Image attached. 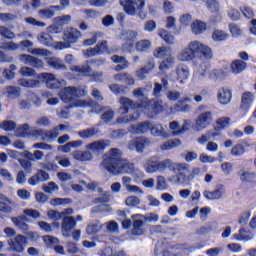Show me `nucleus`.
<instances>
[{
  "label": "nucleus",
  "mask_w": 256,
  "mask_h": 256,
  "mask_svg": "<svg viewBox=\"0 0 256 256\" xmlns=\"http://www.w3.org/2000/svg\"><path fill=\"white\" fill-rule=\"evenodd\" d=\"M202 55L205 59H211L213 57V51L209 46L195 40L190 42L184 47L177 55L178 61L189 62L193 61L197 55Z\"/></svg>",
  "instance_id": "obj_1"
},
{
  "label": "nucleus",
  "mask_w": 256,
  "mask_h": 256,
  "mask_svg": "<svg viewBox=\"0 0 256 256\" xmlns=\"http://www.w3.org/2000/svg\"><path fill=\"white\" fill-rule=\"evenodd\" d=\"M85 95H87V90L68 86L60 92V99L64 103H70L71 107H89V102L77 99V97H85Z\"/></svg>",
  "instance_id": "obj_2"
},
{
  "label": "nucleus",
  "mask_w": 256,
  "mask_h": 256,
  "mask_svg": "<svg viewBox=\"0 0 256 256\" xmlns=\"http://www.w3.org/2000/svg\"><path fill=\"white\" fill-rule=\"evenodd\" d=\"M122 160L123 152L121 149L112 148L104 154L103 160L100 163V169L101 171H107L111 175L121 165Z\"/></svg>",
  "instance_id": "obj_3"
},
{
  "label": "nucleus",
  "mask_w": 256,
  "mask_h": 256,
  "mask_svg": "<svg viewBox=\"0 0 256 256\" xmlns=\"http://www.w3.org/2000/svg\"><path fill=\"white\" fill-rule=\"evenodd\" d=\"M120 4L124 7L125 13L135 17L137 15L140 19H147V10L145 9L144 0H120Z\"/></svg>",
  "instance_id": "obj_4"
},
{
  "label": "nucleus",
  "mask_w": 256,
  "mask_h": 256,
  "mask_svg": "<svg viewBox=\"0 0 256 256\" xmlns=\"http://www.w3.org/2000/svg\"><path fill=\"white\" fill-rule=\"evenodd\" d=\"M81 37V31L77 28L68 27L63 33V42H54V48L58 51L70 49L71 45L77 43Z\"/></svg>",
  "instance_id": "obj_5"
},
{
  "label": "nucleus",
  "mask_w": 256,
  "mask_h": 256,
  "mask_svg": "<svg viewBox=\"0 0 256 256\" xmlns=\"http://www.w3.org/2000/svg\"><path fill=\"white\" fill-rule=\"evenodd\" d=\"M132 219V235H143L146 231L145 229V219L144 215L134 214L131 216Z\"/></svg>",
  "instance_id": "obj_6"
},
{
  "label": "nucleus",
  "mask_w": 256,
  "mask_h": 256,
  "mask_svg": "<svg viewBox=\"0 0 256 256\" xmlns=\"http://www.w3.org/2000/svg\"><path fill=\"white\" fill-rule=\"evenodd\" d=\"M151 145V140L143 137H138L131 140L128 143V149L130 151H137V153H143L144 149H147Z\"/></svg>",
  "instance_id": "obj_7"
},
{
  "label": "nucleus",
  "mask_w": 256,
  "mask_h": 256,
  "mask_svg": "<svg viewBox=\"0 0 256 256\" xmlns=\"http://www.w3.org/2000/svg\"><path fill=\"white\" fill-rule=\"evenodd\" d=\"M38 79L43 81L48 89H59V87H61V81H59L52 73H41L38 75Z\"/></svg>",
  "instance_id": "obj_8"
},
{
  "label": "nucleus",
  "mask_w": 256,
  "mask_h": 256,
  "mask_svg": "<svg viewBox=\"0 0 256 256\" xmlns=\"http://www.w3.org/2000/svg\"><path fill=\"white\" fill-rule=\"evenodd\" d=\"M77 225V220L73 216H66L62 219L61 231L63 237H71L73 227Z\"/></svg>",
  "instance_id": "obj_9"
},
{
  "label": "nucleus",
  "mask_w": 256,
  "mask_h": 256,
  "mask_svg": "<svg viewBox=\"0 0 256 256\" xmlns=\"http://www.w3.org/2000/svg\"><path fill=\"white\" fill-rule=\"evenodd\" d=\"M211 121H213V113L211 111L201 113L196 119L197 130L207 129L211 125Z\"/></svg>",
  "instance_id": "obj_10"
},
{
  "label": "nucleus",
  "mask_w": 256,
  "mask_h": 256,
  "mask_svg": "<svg viewBox=\"0 0 256 256\" xmlns=\"http://www.w3.org/2000/svg\"><path fill=\"white\" fill-rule=\"evenodd\" d=\"M119 103L121 105V107L119 108V113L121 115H127V113H129V111H131V109H132L133 113H135V111H139L137 109V104L125 96H123L119 99Z\"/></svg>",
  "instance_id": "obj_11"
},
{
  "label": "nucleus",
  "mask_w": 256,
  "mask_h": 256,
  "mask_svg": "<svg viewBox=\"0 0 256 256\" xmlns=\"http://www.w3.org/2000/svg\"><path fill=\"white\" fill-rule=\"evenodd\" d=\"M10 248L16 253H23L25 245H27V238L23 235H18L9 241Z\"/></svg>",
  "instance_id": "obj_12"
},
{
  "label": "nucleus",
  "mask_w": 256,
  "mask_h": 256,
  "mask_svg": "<svg viewBox=\"0 0 256 256\" xmlns=\"http://www.w3.org/2000/svg\"><path fill=\"white\" fill-rule=\"evenodd\" d=\"M131 173H135V164L123 159L120 165L113 171L111 175H131Z\"/></svg>",
  "instance_id": "obj_13"
},
{
  "label": "nucleus",
  "mask_w": 256,
  "mask_h": 256,
  "mask_svg": "<svg viewBox=\"0 0 256 256\" xmlns=\"http://www.w3.org/2000/svg\"><path fill=\"white\" fill-rule=\"evenodd\" d=\"M150 129H151V122L144 121L136 125H131L128 128V131L130 133H133L134 135H145V133H149Z\"/></svg>",
  "instance_id": "obj_14"
},
{
  "label": "nucleus",
  "mask_w": 256,
  "mask_h": 256,
  "mask_svg": "<svg viewBox=\"0 0 256 256\" xmlns=\"http://www.w3.org/2000/svg\"><path fill=\"white\" fill-rule=\"evenodd\" d=\"M109 147V140H98L86 145V150L91 153H103Z\"/></svg>",
  "instance_id": "obj_15"
},
{
  "label": "nucleus",
  "mask_w": 256,
  "mask_h": 256,
  "mask_svg": "<svg viewBox=\"0 0 256 256\" xmlns=\"http://www.w3.org/2000/svg\"><path fill=\"white\" fill-rule=\"evenodd\" d=\"M189 249L187 244H176L171 246L168 250L162 252V256H183V253Z\"/></svg>",
  "instance_id": "obj_16"
},
{
  "label": "nucleus",
  "mask_w": 256,
  "mask_h": 256,
  "mask_svg": "<svg viewBox=\"0 0 256 256\" xmlns=\"http://www.w3.org/2000/svg\"><path fill=\"white\" fill-rule=\"evenodd\" d=\"M253 101H255V96L251 92H244L241 98V106L240 109L243 113H247L253 105Z\"/></svg>",
  "instance_id": "obj_17"
},
{
  "label": "nucleus",
  "mask_w": 256,
  "mask_h": 256,
  "mask_svg": "<svg viewBox=\"0 0 256 256\" xmlns=\"http://www.w3.org/2000/svg\"><path fill=\"white\" fill-rule=\"evenodd\" d=\"M203 195L205 199L208 201H215L221 199L223 195H225V188L223 186H218L215 190L213 191H207L205 190L203 192Z\"/></svg>",
  "instance_id": "obj_18"
},
{
  "label": "nucleus",
  "mask_w": 256,
  "mask_h": 256,
  "mask_svg": "<svg viewBox=\"0 0 256 256\" xmlns=\"http://www.w3.org/2000/svg\"><path fill=\"white\" fill-rule=\"evenodd\" d=\"M233 95L231 94V90L227 88H220L217 93V100L220 105H229L231 103Z\"/></svg>",
  "instance_id": "obj_19"
},
{
  "label": "nucleus",
  "mask_w": 256,
  "mask_h": 256,
  "mask_svg": "<svg viewBox=\"0 0 256 256\" xmlns=\"http://www.w3.org/2000/svg\"><path fill=\"white\" fill-rule=\"evenodd\" d=\"M146 111L150 113H163V101L150 100L144 103Z\"/></svg>",
  "instance_id": "obj_20"
},
{
  "label": "nucleus",
  "mask_w": 256,
  "mask_h": 256,
  "mask_svg": "<svg viewBox=\"0 0 256 256\" xmlns=\"http://www.w3.org/2000/svg\"><path fill=\"white\" fill-rule=\"evenodd\" d=\"M150 133L153 137H162V139H169V133L165 131L161 124H150Z\"/></svg>",
  "instance_id": "obj_21"
},
{
  "label": "nucleus",
  "mask_w": 256,
  "mask_h": 256,
  "mask_svg": "<svg viewBox=\"0 0 256 256\" xmlns=\"http://www.w3.org/2000/svg\"><path fill=\"white\" fill-rule=\"evenodd\" d=\"M144 169L146 173H157L159 172V161L157 160V157L152 156L146 160V163L144 164Z\"/></svg>",
  "instance_id": "obj_22"
},
{
  "label": "nucleus",
  "mask_w": 256,
  "mask_h": 256,
  "mask_svg": "<svg viewBox=\"0 0 256 256\" xmlns=\"http://www.w3.org/2000/svg\"><path fill=\"white\" fill-rule=\"evenodd\" d=\"M140 115L141 114L139 113V110H134V112L129 115L118 117L116 122L119 123V125H127L128 123H133L137 121Z\"/></svg>",
  "instance_id": "obj_23"
},
{
  "label": "nucleus",
  "mask_w": 256,
  "mask_h": 256,
  "mask_svg": "<svg viewBox=\"0 0 256 256\" xmlns=\"http://www.w3.org/2000/svg\"><path fill=\"white\" fill-rule=\"evenodd\" d=\"M72 156L76 161H80L81 163H85L87 161H93V153H91L89 150L81 151L77 150L72 153Z\"/></svg>",
  "instance_id": "obj_24"
},
{
  "label": "nucleus",
  "mask_w": 256,
  "mask_h": 256,
  "mask_svg": "<svg viewBox=\"0 0 256 256\" xmlns=\"http://www.w3.org/2000/svg\"><path fill=\"white\" fill-rule=\"evenodd\" d=\"M114 80L119 83H125V85H135V79H133V76L127 72L114 75Z\"/></svg>",
  "instance_id": "obj_25"
},
{
  "label": "nucleus",
  "mask_w": 256,
  "mask_h": 256,
  "mask_svg": "<svg viewBox=\"0 0 256 256\" xmlns=\"http://www.w3.org/2000/svg\"><path fill=\"white\" fill-rule=\"evenodd\" d=\"M18 85L20 87H25L26 89H38V87H41V82L39 80L35 79H19Z\"/></svg>",
  "instance_id": "obj_26"
},
{
  "label": "nucleus",
  "mask_w": 256,
  "mask_h": 256,
  "mask_svg": "<svg viewBox=\"0 0 256 256\" xmlns=\"http://www.w3.org/2000/svg\"><path fill=\"white\" fill-rule=\"evenodd\" d=\"M61 7L59 6H50L45 9H41L38 11V14L42 19H51V17H55V11H60Z\"/></svg>",
  "instance_id": "obj_27"
},
{
  "label": "nucleus",
  "mask_w": 256,
  "mask_h": 256,
  "mask_svg": "<svg viewBox=\"0 0 256 256\" xmlns=\"http://www.w3.org/2000/svg\"><path fill=\"white\" fill-rule=\"evenodd\" d=\"M79 137L81 139H91L92 137H95V135H99V128L93 126L81 131H78Z\"/></svg>",
  "instance_id": "obj_28"
},
{
  "label": "nucleus",
  "mask_w": 256,
  "mask_h": 256,
  "mask_svg": "<svg viewBox=\"0 0 256 256\" xmlns=\"http://www.w3.org/2000/svg\"><path fill=\"white\" fill-rule=\"evenodd\" d=\"M31 126L29 124H22L16 129L17 137L31 138L32 137Z\"/></svg>",
  "instance_id": "obj_29"
},
{
  "label": "nucleus",
  "mask_w": 256,
  "mask_h": 256,
  "mask_svg": "<svg viewBox=\"0 0 256 256\" xmlns=\"http://www.w3.org/2000/svg\"><path fill=\"white\" fill-rule=\"evenodd\" d=\"M176 75L181 81L189 79V67L185 64H179L176 68Z\"/></svg>",
  "instance_id": "obj_30"
},
{
  "label": "nucleus",
  "mask_w": 256,
  "mask_h": 256,
  "mask_svg": "<svg viewBox=\"0 0 256 256\" xmlns=\"http://www.w3.org/2000/svg\"><path fill=\"white\" fill-rule=\"evenodd\" d=\"M253 238V233L248 232L245 228H241L238 234L234 235V239H236V241H253Z\"/></svg>",
  "instance_id": "obj_31"
},
{
  "label": "nucleus",
  "mask_w": 256,
  "mask_h": 256,
  "mask_svg": "<svg viewBox=\"0 0 256 256\" xmlns=\"http://www.w3.org/2000/svg\"><path fill=\"white\" fill-rule=\"evenodd\" d=\"M181 146V140L179 139H172L167 140L160 145L161 151H171V149H175V147Z\"/></svg>",
  "instance_id": "obj_32"
},
{
  "label": "nucleus",
  "mask_w": 256,
  "mask_h": 256,
  "mask_svg": "<svg viewBox=\"0 0 256 256\" xmlns=\"http://www.w3.org/2000/svg\"><path fill=\"white\" fill-rule=\"evenodd\" d=\"M247 69V63L242 60H235L231 64V71L234 75H239V73H243V70Z\"/></svg>",
  "instance_id": "obj_33"
},
{
  "label": "nucleus",
  "mask_w": 256,
  "mask_h": 256,
  "mask_svg": "<svg viewBox=\"0 0 256 256\" xmlns=\"http://www.w3.org/2000/svg\"><path fill=\"white\" fill-rule=\"evenodd\" d=\"M37 39L39 43L45 45L46 47H51V45L55 47V43L53 44V37H51V34L49 33L42 32L38 34Z\"/></svg>",
  "instance_id": "obj_34"
},
{
  "label": "nucleus",
  "mask_w": 256,
  "mask_h": 256,
  "mask_svg": "<svg viewBox=\"0 0 256 256\" xmlns=\"http://www.w3.org/2000/svg\"><path fill=\"white\" fill-rule=\"evenodd\" d=\"M25 157L29 161H43L45 159V153L40 150H35L34 152L26 151Z\"/></svg>",
  "instance_id": "obj_35"
},
{
  "label": "nucleus",
  "mask_w": 256,
  "mask_h": 256,
  "mask_svg": "<svg viewBox=\"0 0 256 256\" xmlns=\"http://www.w3.org/2000/svg\"><path fill=\"white\" fill-rule=\"evenodd\" d=\"M48 65L53 67V69H58L60 71H67V66L63 63L60 58H50L48 59Z\"/></svg>",
  "instance_id": "obj_36"
},
{
  "label": "nucleus",
  "mask_w": 256,
  "mask_h": 256,
  "mask_svg": "<svg viewBox=\"0 0 256 256\" xmlns=\"http://www.w3.org/2000/svg\"><path fill=\"white\" fill-rule=\"evenodd\" d=\"M27 221V216H19L12 218V223L21 229V231H27L29 229V225L25 222Z\"/></svg>",
  "instance_id": "obj_37"
},
{
  "label": "nucleus",
  "mask_w": 256,
  "mask_h": 256,
  "mask_svg": "<svg viewBox=\"0 0 256 256\" xmlns=\"http://www.w3.org/2000/svg\"><path fill=\"white\" fill-rule=\"evenodd\" d=\"M71 71L81 73V75H91V73H93V69L89 66V62L84 63L82 66H72Z\"/></svg>",
  "instance_id": "obj_38"
},
{
  "label": "nucleus",
  "mask_w": 256,
  "mask_h": 256,
  "mask_svg": "<svg viewBox=\"0 0 256 256\" xmlns=\"http://www.w3.org/2000/svg\"><path fill=\"white\" fill-rule=\"evenodd\" d=\"M154 57L157 59H165V57L171 56V48L169 47H158L153 52Z\"/></svg>",
  "instance_id": "obj_39"
},
{
  "label": "nucleus",
  "mask_w": 256,
  "mask_h": 256,
  "mask_svg": "<svg viewBox=\"0 0 256 256\" xmlns=\"http://www.w3.org/2000/svg\"><path fill=\"white\" fill-rule=\"evenodd\" d=\"M100 111L103 112L101 115V119L104 123H111V120L115 117V112L113 109L104 107Z\"/></svg>",
  "instance_id": "obj_40"
},
{
  "label": "nucleus",
  "mask_w": 256,
  "mask_h": 256,
  "mask_svg": "<svg viewBox=\"0 0 256 256\" xmlns=\"http://www.w3.org/2000/svg\"><path fill=\"white\" fill-rule=\"evenodd\" d=\"M191 29L194 35H201V33L207 29V25L204 22L196 20L191 25Z\"/></svg>",
  "instance_id": "obj_41"
},
{
  "label": "nucleus",
  "mask_w": 256,
  "mask_h": 256,
  "mask_svg": "<svg viewBox=\"0 0 256 256\" xmlns=\"http://www.w3.org/2000/svg\"><path fill=\"white\" fill-rule=\"evenodd\" d=\"M57 137H59V128L55 126L51 130H46V138L44 139L46 143H53V141H56Z\"/></svg>",
  "instance_id": "obj_42"
},
{
  "label": "nucleus",
  "mask_w": 256,
  "mask_h": 256,
  "mask_svg": "<svg viewBox=\"0 0 256 256\" xmlns=\"http://www.w3.org/2000/svg\"><path fill=\"white\" fill-rule=\"evenodd\" d=\"M16 71H17V66L15 64H10L8 68L3 70L2 75L8 81H11L15 77Z\"/></svg>",
  "instance_id": "obj_43"
},
{
  "label": "nucleus",
  "mask_w": 256,
  "mask_h": 256,
  "mask_svg": "<svg viewBox=\"0 0 256 256\" xmlns=\"http://www.w3.org/2000/svg\"><path fill=\"white\" fill-rule=\"evenodd\" d=\"M175 65V58L171 55L167 56L165 60H163L159 65L160 71H167V69H171V66Z\"/></svg>",
  "instance_id": "obj_44"
},
{
  "label": "nucleus",
  "mask_w": 256,
  "mask_h": 256,
  "mask_svg": "<svg viewBox=\"0 0 256 256\" xmlns=\"http://www.w3.org/2000/svg\"><path fill=\"white\" fill-rule=\"evenodd\" d=\"M158 35L165 41V43H168V45H173L175 43V37L165 29H161L158 33Z\"/></svg>",
  "instance_id": "obj_45"
},
{
  "label": "nucleus",
  "mask_w": 256,
  "mask_h": 256,
  "mask_svg": "<svg viewBox=\"0 0 256 256\" xmlns=\"http://www.w3.org/2000/svg\"><path fill=\"white\" fill-rule=\"evenodd\" d=\"M165 169H171V171H173V160L164 159L158 161V172L161 173L162 171H165Z\"/></svg>",
  "instance_id": "obj_46"
},
{
  "label": "nucleus",
  "mask_w": 256,
  "mask_h": 256,
  "mask_svg": "<svg viewBox=\"0 0 256 256\" xmlns=\"http://www.w3.org/2000/svg\"><path fill=\"white\" fill-rule=\"evenodd\" d=\"M109 89L112 91V93H114V95H125V93L128 91L127 87L119 84H111Z\"/></svg>",
  "instance_id": "obj_47"
},
{
  "label": "nucleus",
  "mask_w": 256,
  "mask_h": 256,
  "mask_svg": "<svg viewBox=\"0 0 256 256\" xmlns=\"http://www.w3.org/2000/svg\"><path fill=\"white\" fill-rule=\"evenodd\" d=\"M217 135H219V133L214 132V131H209L206 134L199 137L197 139V141H198V143H200V145H205V143L207 141H211V139H215V137H217Z\"/></svg>",
  "instance_id": "obj_48"
},
{
  "label": "nucleus",
  "mask_w": 256,
  "mask_h": 256,
  "mask_svg": "<svg viewBox=\"0 0 256 256\" xmlns=\"http://www.w3.org/2000/svg\"><path fill=\"white\" fill-rule=\"evenodd\" d=\"M207 73H209V69L205 64H201L195 71V77L196 79H205L207 77Z\"/></svg>",
  "instance_id": "obj_49"
},
{
  "label": "nucleus",
  "mask_w": 256,
  "mask_h": 256,
  "mask_svg": "<svg viewBox=\"0 0 256 256\" xmlns=\"http://www.w3.org/2000/svg\"><path fill=\"white\" fill-rule=\"evenodd\" d=\"M190 166L187 163H172L173 173H183V171L189 172Z\"/></svg>",
  "instance_id": "obj_50"
},
{
  "label": "nucleus",
  "mask_w": 256,
  "mask_h": 256,
  "mask_svg": "<svg viewBox=\"0 0 256 256\" xmlns=\"http://www.w3.org/2000/svg\"><path fill=\"white\" fill-rule=\"evenodd\" d=\"M103 38V32H95L92 36V38L86 39L83 42V45L85 47H89L91 45H95V43H97L98 39Z\"/></svg>",
  "instance_id": "obj_51"
},
{
  "label": "nucleus",
  "mask_w": 256,
  "mask_h": 256,
  "mask_svg": "<svg viewBox=\"0 0 256 256\" xmlns=\"http://www.w3.org/2000/svg\"><path fill=\"white\" fill-rule=\"evenodd\" d=\"M136 49L141 53L145 51H149L151 49V41L150 40H140L136 43Z\"/></svg>",
  "instance_id": "obj_52"
},
{
  "label": "nucleus",
  "mask_w": 256,
  "mask_h": 256,
  "mask_svg": "<svg viewBox=\"0 0 256 256\" xmlns=\"http://www.w3.org/2000/svg\"><path fill=\"white\" fill-rule=\"evenodd\" d=\"M204 3L207 6V9L211 13H217L219 11V1L217 0H204Z\"/></svg>",
  "instance_id": "obj_53"
},
{
  "label": "nucleus",
  "mask_w": 256,
  "mask_h": 256,
  "mask_svg": "<svg viewBox=\"0 0 256 256\" xmlns=\"http://www.w3.org/2000/svg\"><path fill=\"white\" fill-rule=\"evenodd\" d=\"M0 36L4 37V39H15L16 37L14 32L5 26H0Z\"/></svg>",
  "instance_id": "obj_54"
},
{
  "label": "nucleus",
  "mask_w": 256,
  "mask_h": 256,
  "mask_svg": "<svg viewBox=\"0 0 256 256\" xmlns=\"http://www.w3.org/2000/svg\"><path fill=\"white\" fill-rule=\"evenodd\" d=\"M169 129L172 132V135H183V130H181V125H179V122L173 121L169 124Z\"/></svg>",
  "instance_id": "obj_55"
},
{
  "label": "nucleus",
  "mask_w": 256,
  "mask_h": 256,
  "mask_svg": "<svg viewBox=\"0 0 256 256\" xmlns=\"http://www.w3.org/2000/svg\"><path fill=\"white\" fill-rule=\"evenodd\" d=\"M34 139H38V141H45L46 138V130H43L41 128L39 129H32V136Z\"/></svg>",
  "instance_id": "obj_56"
},
{
  "label": "nucleus",
  "mask_w": 256,
  "mask_h": 256,
  "mask_svg": "<svg viewBox=\"0 0 256 256\" xmlns=\"http://www.w3.org/2000/svg\"><path fill=\"white\" fill-rule=\"evenodd\" d=\"M0 49H3L4 51H18L19 46L15 42H3L0 44Z\"/></svg>",
  "instance_id": "obj_57"
},
{
  "label": "nucleus",
  "mask_w": 256,
  "mask_h": 256,
  "mask_svg": "<svg viewBox=\"0 0 256 256\" xmlns=\"http://www.w3.org/2000/svg\"><path fill=\"white\" fill-rule=\"evenodd\" d=\"M6 93L8 97H20L21 96V88L15 86L6 87Z\"/></svg>",
  "instance_id": "obj_58"
},
{
  "label": "nucleus",
  "mask_w": 256,
  "mask_h": 256,
  "mask_svg": "<svg viewBox=\"0 0 256 256\" xmlns=\"http://www.w3.org/2000/svg\"><path fill=\"white\" fill-rule=\"evenodd\" d=\"M19 163L22 169H24V171H26L27 173H31V171H33V164L31 163V160H29L28 158L19 159Z\"/></svg>",
  "instance_id": "obj_59"
},
{
  "label": "nucleus",
  "mask_w": 256,
  "mask_h": 256,
  "mask_svg": "<svg viewBox=\"0 0 256 256\" xmlns=\"http://www.w3.org/2000/svg\"><path fill=\"white\" fill-rule=\"evenodd\" d=\"M19 73L23 77H35V75H37V72H35L33 68H29L27 66L21 67Z\"/></svg>",
  "instance_id": "obj_60"
},
{
  "label": "nucleus",
  "mask_w": 256,
  "mask_h": 256,
  "mask_svg": "<svg viewBox=\"0 0 256 256\" xmlns=\"http://www.w3.org/2000/svg\"><path fill=\"white\" fill-rule=\"evenodd\" d=\"M167 189V179L164 176L157 177L156 190L157 191H166Z\"/></svg>",
  "instance_id": "obj_61"
},
{
  "label": "nucleus",
  "mask_w": 256,
  "mask_h": 256,
  "mask_svg": "<svg viewBox=\"0 0 256 256\" xmlns=\"http://www.w3.org/2000/svg\"><path fill=\"white\" fill-rule=\"evenodd\" d=\"M16 19H17V14L0 13V21H2V23H9L11 21H16Z\"/></svg>",
  "instance_id": "obj_62"
},
{
  "label": "nucleus",
  "mask_w": 256,
  "mask_h": 256,
  "mask_svg": "<svg viewBox=\"0 0 256 256\" xmlns=\"http://www.w3.org/2000/svg\"><path fill=\"white\" fill-rule=\"evenodd\" d=\"M227 37H229V35H227V33L221 30H216L212 34V39L214 41H225L227 40Z\"/></svg>",
  "instance_id": "obj_63"
},
{
  "label": "nucleus",
  "mask_w": 256,
  "mask_h": 256,
  "mask_svg": "<svg viewBox=\"0 0 256 256\" xmlns=\"http://www.w3.org/2000/svg\"><path fill=\"white\" fill-rule=\"evenodd\" d=\"M104 255L105 256H125V252L116 251V250H113V248L108 247L104 250Z\"/></svg>",
  "instance_id": "obj_64"
}]
</instances>
